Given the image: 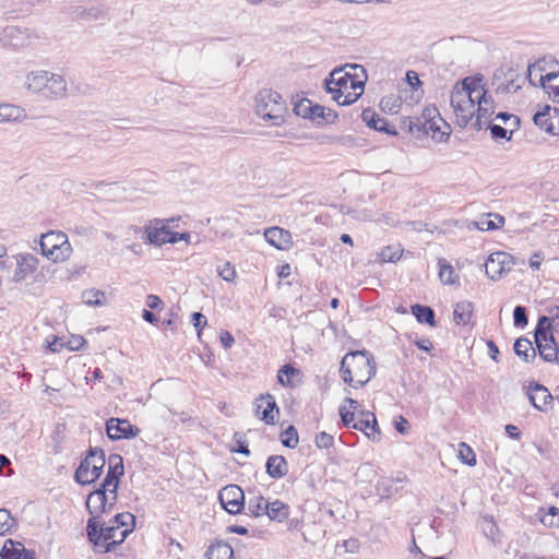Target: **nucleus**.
Returning a JSON list of instances; mask_svg holds the SVG:
<instances>
[{"label":"nucleus","mask_w":559,"mask_h":559,"mask_svg":"<svg viewBox=\"0 0 559 559\" xmlns=\"http://www.w3.org/2000/svg\"><path fill=\"white\" fill-rule=\"evenodd\" d=\"M221 342L225 348H230L235 343V338L228 331H224L221 334Z\"/></svg>","instance_id":"nucleus-63"},{"label":"nucleus","mask_w":559,"mask_h":559,"mask_svg":"<svg viewBox=\"0 0 559 559\" xmlns=\"http://www.w3.org/2000/svg\"><path fill=\"white\" fill-rule=\"evenodd\" d=\"M412 313L416 317L419 323H427L430 326H436L435 311L428 306L414 305L412 306Z\"/></svg>","instance_id":"nucleus-33"},{"label":"nucleus","mask_w":559,"mask_h":559,"mask_svg":"<svg viewBox=\"0 0 559 559\" xmlns=\"http://www.w3.org/2000/svg\"><path fill=\"white\" fill-rule=\"evenodd\" d=\"M540 522L548 526H559V509L550 507L548 512L540 518Z\"/></svg>","instance_id":"nucleus-44"},{"label":"nucleus","mask_w":559,"mask_h":559,"mask_svg":"<svg viewBox=\"0 0 559 559\" xmlns=\"http://www.w3.org/2000/svg\"><path fill=\"white\" fill-rule=\"evenodd\" d=\"M472 78H465L454 85L451 92V106L459 119L466 124L475 115L474 105H472L471 92H466L467 84H473Z\"/></svg>","instance_id":"nucleus-9"},{"label":"nucleus","mask_w":559,"mask_h":559,"mask_svg":"<svg viewBox=\"0 0 559 559\" xmlns=\"http://www.w3.org/2000/svg\"><path fill=\"white\" fill-rule=\"evenodd\" d=\"M549 316H546L547 319H551V326L554 328V324L559 325V306L550 307L548 310Z\"/></svg>","instance_id":"nucleus-64"},{"label":"nucleus","mask_w":559,"mask_h":559,"mask_svg":"<svg viewBox=\"0 0 559 559\" xmlns=\"http://www.w3.org/2000/svg\"><path fill=\"white\" fill-rule=\"evenodd\" d=\"M85 343L86 342L84 337L80 335L72 336L71 340L69 341V347L71 350H80L84 347Z\"/></svg>","instance_id":"nucleus-62"},{"label":"nucleus","mask_w":559,"mask_h":559,"mask_svg":"<svg viewBox=\"0 0 559 559\" xmlns=\"http://www.w3.org/2000/svg\"><path fill=\"white\" fill-rule=\"evenodd\" d=\"M366 79L362 66L347 63L331 71L324 80L325 91L332 95L333 100H338L348 90L364 91Z\"/></svg>","instance_id":"nucleus-3"},{"label":"nucleus","mask_w":559,"mask_h":559,"mask_svg":"<svg viewBox=\"0 0 559 559\" xmlns=\"http://www.w3.org/2000/svg\"><path fill=\"white\" fill-rule=\"evenodd\" d=\"M338 413L343 425L347 428H352V425L356 421L355 412L347 409L345 405H342L340 406Z\"/></svg>","instance_id":"nucleus-52"},{"label":"nucleus","mask_w":559,"mask_h":559,"mask_svg":"<svg viewBox=\"0 0 559 559\" xmlns=\"http://www.w3.org/2000/svg\"><path fill=\"white\" fill-rule=\"evenodd\" d=\"M526 394L530 402L536 409L546 413L551 408L554 396L543 384L535 383L534 385H531Z\"/></svg>","instance_id":"nucleus-17"},{"label":"nucleus","mask_w":559,"mask_h":559,"mask_svg":"<svg viewBox=\"0 0 559 559\" xmlns=\"http://www.w3.org/2000/svg\"><path fill=\"white\" fill-rule=\"evenodd\" d=\"M298 432L297 429L294 426H288L282 433H281V442L284 447L289 449H295L298 445Z\"/></svg>","instance_id":"nucleus-38"},{"label":"nucleus","mask_w":559,"mask_h":559,"mask_svg":"<svg viewBox=\"0 0 559 559\" xmlns=\"http://www.w3.org/2000/svg\"><path fill=\"white\" fill-rule=\"evenodd\" d=\"M146 306L152 310H158L163 307V300L157 296L150 294L145 299Z\"/></svg>","instance_id":"nucleus-58"},{"label":"nucleus","mask_w":559,"mask_h":559,"mask_svg":"<svg viewBox=\"0 0 559 559\" xmlns=\"http://www.w3.org/2000/svg\"><path fill=\"white\" fill-rule=\"evenodd\" d=\"M401 105V102L395 97H384L380 103L381 109L389 114H396Z\"/></svg>","instance_id":"nucleus-47"},{"label":"nucleus","mask_w":559,"mask_h":559,"mask_svg":"<svg viewBox=\"0 0 559 559\" xmlns=\"http://www.w3.org/2000/svg\"><path fill=\"white\" fill-rule=\"evenodd\" d=\"M362 91L360 90L359 93L350 92L349 90L346 93H343L342 98H338V100H335L338 105L347 106L352 105L361 96Z\"/></svg>","instance_id":"nucleus-54"},{"label":"nucleus","mask_w":559,"mask_h":559,"mask_svg":"<svg viewBox=\"0 0 559 559\" xmlns=\"http://www.w3.org/2000/svg\"><path fill=\"white\" fill-rule=\"evenodd\" d=\"M513 349L515 355L526 364L534 362L536 359L537 349L533 346L532 341L526 337H519L513 345Z\"/></svg>","instance_id":"nucleus-23"},{"label":"nucleus","mask_w":559,"mask_h":559,"mask_svg":"<svg viewBox=\"0 0 559 559\" xmlns=\"http://www.w3.org/2000/svg\"><path fill=\"white\" fill-rule=\"evenodd\" d=\"M106 431L111 440L131 439L140 433V429L131 425L129 420L114 417L107 420Z\"/></svg>","instance_id":"nucleus-14"},{"label":"nucleus","mask_w":559,"mask_h":559,"mask_svg":"<svg viewBox=\"0 0 559 559\" xmlns=\"http://www.w3.org/2000/svg\"><path fill=\"white\" fill-rule=\"evenodd\" d=\"M439 278L444 285H453L457 282L459 276L455 274L453 266L444 259H438Z\"/></svg>","instance_id":"nucleus-31"},{"label":"nucleus","mask_w":559,"mask_h":559,"mask_svg":"<svg viewBox=\"0 0 559 559\" xmlns=\"http://www.w3.org/2000/svg\"><path fill=\"white\" fill-rule=\"evenodd\" d=\"M298 373V370L290 365H284L277 371V381L283 386H292L290 377Z\"/></svg>","instance_id":"nucleus-40"},{"label":"nucleus","mask_w":559,"mask_h":559,"mask_svg":"<svg viewBox=\"0 0 559 559\" xmlns=\"http://www.w3.org/2000/svg\"><path fill=\"white\" fill-rule=\"evenodd\" d=\"M265 467L267 475L274 479H280L288 473V464L283 455H271Z\"/></svg>","instance_id":"nucleus-25"},{"label":"nucleus","mask_w":559,"mask_h":559,"mask_svg":"<svg viewBox=\"0 0 559 559\" xmlns=\"http://www.w3.org/2000/svg\"><path fill=\"white\" fill-rule=\"evenodd\" d=\"M376 493L381 498H390L393 493L392 481L389 479H381L376 485Z\"/></svg>","instance_id":"nucleus-46"},{"label":"nucleus","mask_w":559,"mask_h":559,"mask_svg":"<svg viewBox=\"0 0 559 559\" xmlns=\"http://www.w3.org/2000/svg\"><path fill=\"white\" fill-rule=\"evenodd\" d=\"M108 472L105 476L99 488L112 495V500L117 499V489L119 486V478L123 475V460L119 454H110L108 457Z\"/></svg>","instance_id":"nucleus-10"},{"label":"nucleus","mask_w":559,"mask_h":559,"mask_svg":"<svg viewBox=\"0 0 559 559\" xmlns=\"http://www.w3.org/2000/svg\"><path fill=\"white\" fill-rule=\"evenodd\" d=\"M192 322H193L194 328L198 330L199 335H200V330L207 323L206 318L201 312L192 313Z\"/></svg>","instance_id":"nucleus-61"},{"label":"nucleus","mask_w":559,"mask_h":559,"mask_svg":"<svg viewBox=\"0 0 559 559\" xmlns=\"http://www.w3.org/2000/svg\"><path fill=\"white\" fill-rule=\"evenodd\" d=\"M115 501L108 503L107 491L102 488H98L92 491L86 499V508L88 513L91 514L90 519H95L99 521V518L103 513L107 511V509H111Z\"/></svg>","instance_id":"nucleus-15"},{"label":"nucleus","mask_w":559,"mask_h":559,"mask_svg":"<svg viewBox=\"0 0 559 559\" xmlns=\"http://www.w3.org/2000/svg\"><path fill=\"white\" fill-rule=\"evenodd\" d=\"M342 379L354 388L364 386L376 374V362L367 350L346 354L340 367Z\"/></svg>","instance_id":"nucleus-1"},{"label":"nucleus","mask_w":559,"mask_h":559,"mask_svg":"<svg viewBox=\"0 0 559 559\" xmlns=\"http://www.w3.org/2000/svg\"><path fill=\"white\" fill-rule=\"evenodd\" d=\"M105 463L104 451L98 448H90L87 455L75 471L74 479L81 485L94 483L100 477Z\"/></svg>","instance_id":"nucleus-7"},{"label":"nucleus","mask_w":559,"mask_h":559,"mask_svg":"<svg viewBox=\"0 0 559 559\" xmlns=\"http://www.w3.org/2000/svg\"><path fill=\"white\" fill-rule=\"evenodd\" d=\"M401 258V253L399 249H394L392 247H385L381 251V259L384 262H394Z\"/></svg>","instance_id":"nucleus-55"},{"label":"nucleus","mask_w":559,"mask_h":559,"mask_svg":"<svg viewBox=\"0 0 559 559\" xmlns=\"http://www.w3.org/2000/svg\"><path fill=\"white\" fill-rule=\"evenodd\" d=\"M550 106H545L542 111H538L534 115V123L538 126L542 130H545L547 133L557 135L559 134V128L558 124L555 126L554 116H550Z\"/></svg>","instance_id":"nucleus-24"},{"label":"nucleus","mask_w":559,"mask_h":559,"mask_svg":"<svg viewBox=\"0 0 559 559\" xmlns=\"http://www.w3.org/2000/svg\"><path fill=\"white\" fill-rule=\"evenodd\" d=\"M377 118H379V115L371 108H366L361 112L362 121L366 122V124L372 129L377 126Z\"/></svg>","instance_id":"nucleus-56"},{"label":"nucleus","mask_w":559,"mask_h":559,"mask_svg":"<svg viewBox=\"0 0 559 559\" xmlns=\"http://www.w3.org/2000/svg\"><path fill=\"white\" fill-rule=\"evenodd\" d=\"M534 342L540 358L547 362H552L557 358L556 340L554 336V328L551 319L546 316L539 317L534 331Z\"/></svg>","instance_id":"nucleus-8"},{"label":"nucleus","mask_w":559,"mask_h":559,"mask_svg":"<svg viewBox=\"0 0 559 559\" xmlns=\"http://www.w3.org/2000/svg\"><path fill=\"white\" fill-rule=\"evenodd\" d=\"M313 109H314V105L312 104L311 100H309L307 98L301 99L294 107V111L297 116H300L302 118H308L310 120L312 119Z\"/></svg>","instance_id":"nucleus-39"},{"label":"nucleus","mask_w":559,"mask_h":559,"mask_svg":"<svg viewBox=\"0 0 559 559\" xmlns=\"http://www.w3.org/2000/svg\"><path fill=\"white\" fill-rule=\"evenodd\" d=\"M269 501L265 500L262 496H254L248 501V511L253 516L264 515L267 511Z\"/></svg>","instance_id":"nucleus-36"},{"label":"nucleus","mask_w":559,"mask_h":559,"mask_svg":"<svg viewBox=\"0 0 559 559\" xmlns=\"http://www.w3.org/2000/svg\"><path fill=\"white\" fill-rule=\"evenodd\" d=\"M131 532L132 528L120 530L119 525H105L95 519H88L86 524L88 540L103 554L112 551Z\"/></svg>","instance_id":"nucleus-4"},{"label":"nucleus","mask_w":559,"mask_h":559,"mask_svg":"<svg viewBox=\"0 0 559 559\" xmlns=\"http://www.w3.org/2000/svg\"><path fill=\"white\" fill-rule=\"evenodd\" d=\"M488 129L490 130L491 136L495 140L507 139L510 140L511 135H508L509 131L507 128L501 127L500 124L489 123Z\"/></svg>","instance_id":"nucleus-53"},{"label":"nucleus","mask_w":559,"mask_h":559,"mask_svg":"<svg viewBox=\"0 0 559 559\" xmlns=\"http://www.w3.org/2000/svg\"><path fill=\"white\" fill-rule=\"evenodd\" d=\"M82 297L88 306H100L103 305L105 294L98 289H88L83 293Z\"/></svg>","instance_id":"nucleus-42"},{"label":"nucleus","mask_w":559,"mask_h":559,"mask_svg":"<svg viewBox=\"0 0 559 559\" xmlns=\"http://www.w3.org/2000/svg\"><path fill=\"white\" fill-rule=\"evenodd\" d=\"M557 78H558L557 72H549L545 75L540 74V78H539L540 85L547 93H550V82Z\"/></svg>","instance_id":"nucleus-59"},{"label":"nucleus","mask_w":559,"mask_h":559,"mask_svg":"<svg viewBox=\"0 0 559 559\" xmlns=\"http://www.w3.org/2000/svg\"><path fill=\"white\" fill-rule=\"evenodd\" d=\"M206 559H234L233 548L224 542L211 545L206 550Z\"/></svg>","instance_id":"nucleus-28"},{"label":"nucleus","mask_w":559,"mask_h":559,"mask_svg":"<svg viewBox=\"0 0 559 559\" xmlns=\"http://www.w3.org/2000/svg\"><path fill=\"white\" fill-rule=\"evenodd\" d=\"M377 467L371 463H362L356 471L355 477L358 481L370 483L377 476Z\"/></svg>","instance_id":"nucleus-37"},{"label":"nucleus","mask_w":559,"mask_h":559,"mask_svg":"<svg viewBox=\"0 0 559 559\" xmlns=\"http://www.w3.org/2000/svg\"><path fill=\"white\" fill-rule=\"evenodd\" d=\"M38 262V259L31 253L19 254L16 257V269L13 273V281L15 283L24 281L37 270Z\"/></svg>","instance_id":"nucleus-19"},{"label":"nucleus","mask_w":559,"mask_h":559,"mask_svg":"<svg viewBox=\"0 0 559 559\" xmlns=\"http://www.w3.org/2000/svg\"><path fill=\"white\" fill-rule=\"evenodd\" d=\"M217 273L226 282H233L236 277L235 267L229 262L218 266Z\"/></svg>","instance_id":"nucleus-51"},{"label":"nucleus","mask_w":559,"mask_h":559,"mask_svg":"<svg viewBox=\"0 0 559 559\" xmlns=\"http://www.w3.org/2000/svg\"><path fill=\"white\" fill-rule=\"evenodd\" d=\"M146 240L153 245L167 243L170 230L166 226L162 227H146L145 229Z\"/></svg>","instance_id":"nucleus-34"},{"label":"nucleus","mask_w":559,"mask_h":559,"mask_svg":"<svg viewBox=\"0 0 559 559\" xmlns=\"http://www.w3.org/2000/svg\"><path fill=\"white\" fill-rule=\"evenodd\" d=\"M314 442L319 449H330L334 444V436L322 431L316 436Z\"/></svg>","instance_id":"nucleus-48"},{"label":"nucleus","mask_w":559,"mask_h":559,"mask_svg":"<svg viewBox=\"0 0 559 559\" xmlns=\"http://www.w3.org/2000/svg\"><path fill=\"white\" fill-rule=\"evenodd\" d=\"M25 88L46 100L67 96L68 83L63 75L47 70L31 71L25 76Z\"/></svg>","instance_id":"nucleus-2"},{"label":"nucleus","mask_w":559,"mask_h":559,"mask_svg":"<svg viewBox=\"0 0 559 559\" xmlns=\"http://www.w3.org/2000/svg\"><path fill=\"white\" fill-rule=\"evenodd\" d=\"M492 86L497 94L515 93L521 88L520 75L513 69H498L492 78Z\"/></svg>","instance_id":"nucleus-11"},{"label":"nucleus","mask_w":559,"mask_h":559,"mask_svg":"<svg viewBox=\"0 0 559 559\" xmlns=\"http://www.w3.org/2000/svg\"><path fill=\"white\" fill-rule=\"evenodd\" d=\"M352 428L362 431L367 438L372 441L380 440V430L377 418L371 412H361L360 418L352 425Z\"/></svg>","instance_id":"nucleus-18"},{"label":"nucleus","mask_w":559,"mask_h":559,"mask_svg":"<svg viewBox=\"0 0 559 559\" xmlns=\"http://www.w3.org/2000/svg\"><path fill=\"white\" fill-rule=\"evenodd\" d=\"M265 514L271 521L283 522L289 516V506L280 500L269 502Z\"/></svg>","instance_id":"nucleus-30"},{"label":"nucleus","mask_w":559,"mask_h":559,"mask_svg":"<svg viewBox=\"0 0 559 559\" xmlns=\"http://www.w3.org/2000/svg\"><path fill=\"white\" fill-rule=\"evenodd\" d=\"M462 449L460 450V456L462 461L468 466H474L476 464V455L473 450L466 445L465 443L461 444Z\"/></svg>","instance_id":"nucleus-50"},{"label":"nucleus","mask_w":559,"mask_h":559,"mask_svg":"<svg viewBox=\"0 0 559 559\" xmlns=\"http://www.w3.org/2000/svg\"><path fill=\"white\" fill-rule=\"evenodd\" d=\"M14 520L5 509H0V535H4L13 527Z\"/></svg>","instance_id":"nucleus-45"},{"label":"nucleus","mask_w":559,"mask_h":559,"mask_svg":"<svg viewBox=\"0 0 559 559\" xmlns=\"http://www.w3.org/2000/svg\"><path fill=\"white\" fill-rule=\"evenodd\" d=\"M285 111V104L277 92L262 90L255 96V112L264 120H271L278 126L284 121Z\"/></svg>","instance_id":"nucleus-5"},{"label":"nucleus","mask_w":559,"mask_h":559,"mask_svg":"<svg viewBox=\"0 0 559 559\" xmlns=\"http://www.w3.org/2000/svg\"><path fill=\"white\" fill-rule=\"evenodd\" d=\"M0 559H36V557L35 551L26 549L22 543L8 539L0 551Z\"/></svg>","instance_id":"nucleus-20"},{"label":"nucleus","mask_w":559,"mask_h":559,"mask_svg":"<svg viewBox=\"0 0 559 559\" xmlns=\"http://www.w3.org/2000/svg\"><path fill=\"white\" fill-rule=\"evenodd\" d=\"M497 119H500L504 124L508 122H512L513 128H519L520 126V119L515 115H511L508 112H500L496 117Z\"/></svg>","instance_id":"nucleus-60"},{"label":"nucleus","mask_w":559,"mask_h":559,"mask_svg":"<svg viewBox=\"0 0 559 559\" xmlns=\"http://www.w3.org/2000/svg\"><path fill=\"white\" fill-rule=\"evenodd\" d=\"M255 415L267 425L275 423V417L280 411L276 401L270 393L261 395L254 402Z\"/></svg>","instance_id":"nucleus-16"},{"label":"nucleus","mask_w":559,"mask_h":559,"mask_svg":"<svg viewBox=\"0 0 559 559\" xmlns=\"http://www.w3.org/2000/svg\"><path fill=\"white\" fill-rule=\"evenodd\" d=\"M337 119V114L321 105L316 104L311 121L317 124L334 123Z\"/></svg>","instance_id":"nucleus-32"},{"label":"nucleus","mask_w":559,"mask_h":559,"mask_svg":"<svg viewBox=\"0 0 559 559\" xmlns=\"http://www.w3.org/2000/svg\"><path fill=\"white\" fill-rule=\"evenodd\" d=\"M495 114L493 99L487 93L484 98L477 104V115L474 127L476 130L483 129L490 117Z\"/></svg>","instance_id":"nucleus-22"},{"label":"nucleus","mask_w":559,"mask_h":559,"mask_svg":"<svg viewBox=\"0 0 559 559\" xmlns=\"http://www.w3.org/2000/svg\"><path fill=\"white\" fill-rule=\"evenodd\" d=\"M359 547V540L357 538L352 537L346 540H343L342 544H337L335 552L338 556L342 555V552L356 554L358 552Z\"/></svg>","instance_id":"nucleus-41"},{"label":"nucleus","mask_w":559,"mask_h":559,"mask_svg":"<svg viewBox=\"0 0 559 559\" xmlns=\"http://www.w3.org/2000/svg\"><path fill=\"white\" fill-rule=\"evenodd\" d=\"M474 82L473 84H467L466 92H471V98H472V105L474 107L481 100L487 93V91L484 87L483 80L484 78L481 75L471 76ZM476 109L474 108V111Z\"/></svg>","instance_id":"nucleus-35"},{"label":"nucleus","mask_w":559,"mask_h":559,"mask_svg":"<svg viewBox=\"0 0 559 559\" xmlns=\"http://www.w3.org/2000/svg\"><path fill=\"white\" fill-rule=\"evenodd\" d=\"M513 321L515 326L524 328L528 323L526 309L523 306H516L513 310Z\"/></svg>","instance_id":"nucleus-49"},{"label":"nucleus","mask_w":559,"mask_h":559,"mask_svg":"<svg viewBox=\"0 0 559 559\" xmlns=\"http://www.w3.org/2000/svg\"><path fill=\"white\" fill-rule=\"evenodd\" d=\"M265 240L280 250H286L292 246V235L281 227H270L264 231Z\"/></svg>","instance_id":"nucleus-21"},{"label":"nucleus","mask_w":559,"mask_h":559,"mask_svg":"<svg viewBox=\"0 0 559 559\" xmlns=\"http://www.w3.org/2000/svg\"><path fill=\"white\" fill-rule=\"evenodd\" d=\"M111 525H119L120 530L132 528L135 525V516L129 512L116 514Z\"/></svg>","instance_id":"nucleus-43"},{"label":"nucleus","mask_w":559,"mask_h":559,"mask_svg":"<svg viewBox=\"0 0 559 559\" xmlns=\"http://www.w3.org/2000/svg\"><path fill=\"white\" fill-rule=\"evenodd\" d=\"M26 118L25 110L16 105H0V122L21 121Z\"/></svg>","instance_id":"nucleus-26"},{"label":"nucleus","mask_w":559,"mask_h":559,"mask_svg":"<svg viewBox=\"0 0 559 559\" xmlns=\"http://www.w3.org/2000/svg\"><path fill=\"white\" fill-rule=\"evenodd\" d=\"M473 314V304L462 300L455 305L453 318L456 324L466 325L469 323Z\"/></svg>","instance_id":"nucleus-29"},{"label":"nucleus","mask_w":559,"mask_h":559,"mask_svg":"<svg viewBox=\"0 0 559 559\" xmlns=\"http://www.w3.org/2000/svg\"><path fill=\"white\" fill-rule=\"evenodd\" d=\"M512 265V257L509 253L498 251L488 257L485 263V270L490 280L497 281L501 278L504 273L509 272Z\"/></svg>","instance_id":"nucleus-13"},{"label":"nucleus","mask_w":559,"mask_h":559,"mask_svg":"<svg viewBox=\"0 0 559 559\" xmlns=\"http://www.w3.org/2000/svg\"><path fill=\"white\" fill-rule=\"evenodd\" d=\"M376 122H377V126L373 128L374 130L380 131V132H384V133L390 134V135H396L397 134L395 128L393 126H390L386 122V120L381 118L380 116H379V118H377Z\"/></svg>","instance_id":"nucleus-57"},{"label":"nucleus","mask_w":559,"mask_h":559,"mask_svg":"<svg viewBox=\"0 0 559 559\" xmlns=\"http://www.w3.org/2000/svg\"><path fill=\"white\" fill-rule=\"evenodd\" d=\"M504 224V217L500 214H485L474 222V225L479 230H495Z\"/></svg>","instance_id":"nucleus-27"},{"label":"nucleus","mask_w":559,"mask_h":559,"mask_svg":"<svg viewBox=\"0 0 559 559\" xmlns=\"http://www.w3.org/2000/svg\"><path fill=\"white\" fill-rule=\"evenodd\" d=\"M39 245L41 254L55 263L68 260L72 253L71 243L63 231L50 230L43 234Z\"/></svg>","instance_id":"nucleus-6"},{"label":"nucleus","mask_w":559,"mask_h":559,"mask_svg":"<svg viewBox=\"0 0 559 559\" xmlns=\"http://www.w3.org/2000/svg\"><path fill=\"white\" fill-rule=\"evenodd\" d=\"M218 499L222 507L230 514L240 513L245 508V495L237 485H228L221 489Z\"/></svg>","instance_id":"nucleus-12"}]
</instances>
